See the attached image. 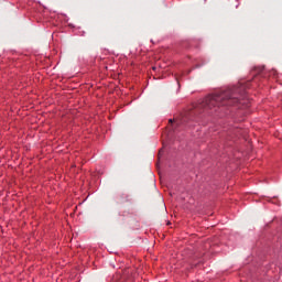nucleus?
<instances>
[{
    "label": "nucleus",
    "instance_id": "nucleus-1",
    "mask_svg": "<svg viewBox=\"0 0 282 282\" xmlns=\"http://www.w3.org/2000/svg\"><path fill=\"white\" fill-rule=\"evenodd\" d=\"M243 96V88H229L221 93L220 95H217V91H214V100L215 102H221V105H237V102H240L241 97Z\"/></svg>",
    "mask_w": 282,
    "mask_h": 282
},
{
    "label": "nucleus",
    "instance_id": "nucleus-2",
    "mask_svg": "<svg viewBox=\"0 0 282 282\" xmlns=\"http://www.w3.org/2000/svg\"><path fill=\"white\" fill-rule=\"evenodd\" d=\"M202 109H213V95L206 96L199 104Z\"/></svg>",
    "mask_w": 282,
    "mask_h": 282
},
{
    "label": "nucleus",
    "instance_id": "nucleus-3",
    "mask_svg": "<svg viewBox=\"0 0 282 282\" xmlns=\"http://www.w3.org/2000/svg\"><path fill=\"white\" fill-rule=\"evenodd\" d=\"M193 113H195V111H192L188 113V116L184 117L182 122H188V120H191V116H193Z\"/></svg>",
    "mask_w": 282,
    "mask_h": 282
},
{
    "label": "nucleus",
    "instance_id": "nucleus-4",
    "mask_svg": "<svg viewBox=\"0 0 282 282\" xmlns=\"http://www.w3.org/2000/svg\"><path fill=\"white\" fill-rule=\"evenodd\" d=\"M169 122H173V119H170Z\"/></svg>",
    "mask_w": 282,
    "mask_h": 282
}]
</instances>
